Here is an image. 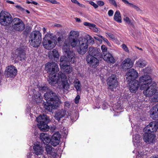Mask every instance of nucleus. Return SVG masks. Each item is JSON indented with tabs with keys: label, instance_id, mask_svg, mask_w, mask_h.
<instances>
[{
	"label": "nucleus",
	"instance_id": "f257e3e1",
	"mask_svg": "<svg viewBox=\"0 0 158 158\" xmlns=\"http://www.w3.org/2000/svg\"><path fill=\"white\" fill-rule=\"evenodd\" d=\"M45 69L49 74L48 80L49 83L52 85L61 82L62 87L60 89L68 90L69 87L65 75L61 72L58 73V76H56V73L59 71L58 65L53 62H48L45 65Z\"/></svg>",
	"mask_w": 158,
	"mask_h": 158
},
{
	"label": "nucleus",
	"instance_id": "f03ea898",
	"mask_svg": "<svg viewBox=\"0 0 158 158\" xmlns=\"http://www.w3.org/2000/svg\"><path fill=\"white\" fill-rule=\"evenodd\" d=\"M39 91L42 93L45 92L44 97L47 102L44 105L46 110L52 112V110L56 109L61 103L59 95L53 91L49 89L47 86H41L39 88Z\"/></svg>",
	"mask_w": 158,
	"mask_h": 158
},
{
	"label": "nucleus",
	"instance_id": "7ed1b4c3",
	"mask_svg": "<svg viewBox=\"0 0 158 158\" xmlns=\"http://www.w3.org/2000/svg\"><path fill=\"white\" fill-rule=\"evenodd\" d=\"M11 23L14 31H21L24 29L25 25L22 20L18 18H15L12 19L9 13L2 11L0 13L1 24L5 26L9 25Z\"/></svg>",
	"mask_w": 158,
	"mask_h": 158
},
{
	"label": "nucleus",
	"instance_id": "20e7f679",
	"mask_svg": "<svg viewBox=\"0 0 158 158\" xmlns=\"http://www.w3.org/2000/svg\"><path fill=\"white\" fill-rule=\"evenodd\" d=\"M157 128H158V126L155 122H151L144 128L143 139L146 143L149 144L155 141L156 135L153 132L156 131Z\"/></svg>",
	"mask_w": 158,
	"mask_h": 158
},
{
	"label": "nucleus",
	"instance_id": "39448f33",
	"mask_svg": "<svg viewBox=\"0 0 158 158\" xmlns=\"http://www.w3.org/2000/svg\"><path fill=\"white\" fill-rule=\"evenodd\" d=\"M42 40V35L39 31H33L30 34L29 42L33 47H39L41 42Z\"/></svg>",
	"mask_w": 158,
	"mask_h": 158
},
{
	"label": "nucleus",
	"instance_id": "423d86ee",
	"mask_svg": "<svg viewBox=\"0 0 158 158\" xmlns=\"http://www.w3.org/2000/svg\"><path fill=\"white\" fill-rule=\"evenodd\" d=\"M43 44L44 47L47 49L54 48L56 44L54 35L52 33L46 34L44 38Z\"/></svg>",
	"mask_w": 158,
	"mask_h": 158
},
{
	"label": "nucleus",
	"instance_id": "0eeeda50",
	"mask_svg": "<svg viewBox=\"0 0 158 158\" xmlns=\"http://www.w3.org/2000/svg\"><path fill=\"white\" fill-rule=\"evenodd\" d=\"M36 120L38 123V127L41 131H48L49 127L47 124L49 122L50 120L46 115H40L36 118Z\"/></svg>",
	"mask_w": 158,
	"mask_h": 158
},
{
	"label": "nucleus",
	"instance_id": "6e6552de",
	"mask_svg": "<svg viewBox=\"0 0 158 158\" xmlns=\"http://www.w3.org/2000/svg\"><path fill=\"white\" fill-rule=\"evenodd\" d=\"M36 120L38 123V127L41 131H48L49 127L47 124L49 122L50 120L46 115H40L36 118Z\"/></svg>",
	"mask_w": 158,
	"mask_h": 158
},
{
	"label": "nucleus",
	"instance_id": "1a4fd4ad",
	"mask_svg": "<svg viewBox=\"0 0 158 158\" xmlns=\"http://www.w3.org/2000/svg\"><path fill=\"white\" fill-rule=\"evenodd\" d=\"M62 49L64 52L65 53V55L66 54L69 60L71 63H74L76 61L75 53L70 50V44L68 41L66 40L65 41Z\"/></svg>",
	"mask_w": 158,
	"mask_h": 158
},
{
	"label": "nucleus",
	"instance_id": "9d476101",
	"mask_svg": "<svg viewBox=\"0 0 158 158\" xmlns=\"http://www.w3.org/2000/svg\"><path fill=\"white\" fill-rule=\"evenodd\" d=\"M139 84H141L140 87L141 90L144 89L147 86L153 83L150 76L148 75H144L139 78Z\"/></svg>",
	"mask_w": 158,
	"mask_h": 158
},
{
	"label": "nucleus",
	"instance_id": "9b49d317",
	"mask_svg": "<svg viewBox=\"0 0 158 158\" xmlns=\"http://www.w3.org/2000/svg\"><path fill=\"white\" fill-rule=\"evenodd\" d=\"M80 48L77 49V52L81 54H85L88 50L89 43L88 40L85 38L81 37L78 40Z\"/></svg>",
	"mask_w": 158,
	"mask_h": 158
},
{
	"label": "nucleus",
	"instance_id": "f8f14e48",
	"mask_svg": "<svg viewBox=\"0 0 158 158\" xmlns=\"http://www.w3.org/2000/svg\"><path fill=\"white\" fill-rule=\"evenodd\" d=\"M107 84L108 86V89L111 91H113L116 89L118 85V82L116 75L112 74L107 79Z\"/></svg>",
	"mask_w": 158,
	"mask_h": 158
},
{
	"label": "nucleus",
	"instance_id": "ddd939ff",
	"mask_svg": "<svg viewBox=\"0 0 158 158\" xmlns=\"http://www.w3.org/2000/svg\"><path fill=\"white\" fill-rule=\"evenodd\" d=\"M125 76L128 82H131L135 80V79L138 77V74L136 70L131 69L126 73Z\"/></svg>",
	"mask_w": 158,
	"mask_h": 158
},
{
	"label": "nucleus",
	"instance_id": "4468645a",
	"mask_svg": "<svg viewBox=\"0 0 158 158\" xmlns=\"http://www.w3.org/2000/svg\"><path fill=\"white\" fill-rule=\"evenodd\" d=\"M16 68L13 65L8 66L6 67L5 74L7 77H14L17 73Z\"/></svg>",
	"mask_w": 158,
	"mask_h": 158
},
{
	"label": "nucleus",
	"instance_id": "2eb2a0df",
	"mask_svg": "<svg viewBox=\"0 0 158 158\" xmlns=\"http://www.w3.org/2000/svg\"><path fill=\"white\" fill-rule=\"evenodd\" d=\"M156 84L155 82L147 86L144 90L143 93L146 97H150L152 96L155 92Z\"/></svg>",
	"mask_w": 158,
	"mask_h": 158
},
{
	"label": "nucleus",
	"instance_id": "dca6fc26",
	"mask_svg": "<svg viewBox=\"0 0 158 158\" xmlns=\"http://www.w3.org/2000/svg\"><path fill=\"white\" fill-rule=\"evenodd\" d=\"M61 135L58 132L55 133L52 136L50 139L51 144L53 146H56L59 144Z\"/></svg>",
	"mask_w": 158,
	"mask_h": 158
},
{
	"label": "nucleus",
	"instance_id": "f3484780",
	"mask_svg": "<svg viewBox=\"0 0 158 158\" xmlns=\"http://www.w3.org/2000/svg\"><path fill=\"white\" fill-rule=\"evenodd\" d=\"M133 62L131 59L128 58L125 59L121 64L122 68L124 70H127L131 68L133 65Z\"/></svg>",
	"mask_w": 158,
	"mask_h": 158
},
{
	"label": "nucleus",
	"instance_id": "a211bd4d",
	"mask_svg": "<svg viewBox=\"0 0 158 158\" xmlns=\"http://www.w3.org/2000/svg\"><path fill=\"white\" fill-rule=\"evenodd\" d=\"M140 85L139 82L134 80L129 82V89L131 93H135L138 89Z\"/></svg>",
	"mask_w": 158,
	"mask_h": 158
},
{
	"label": "nucleus",
	"instance_id": "6ab92c4d",
	"mask_svg": "<svg viewBox=\"0 0 158 158\" xmlns=\"http://www.w3.org/2000/svg\"><path fill=\"white\" fill-rule=\"evenodd\" d=\"M99 49L91 47H89V55L91 56H96L98 58H101L102 55Z\"/></svg>",
	"mask_w": 158,
	"mask_h": 158
},
{
	"label": "nucleus",
	"instance_id": "aec40b11",
	"mask_svg": "<svg viewBox=\"0 0 158 158\" xmlns=\"http://www.w3.org/2000/svg\"><path fill=\"white\" fill-rule=\"evenodd\" d=\"M102 57L104 60L108 63L114 64L115 60L112 54L111 53H108L105 54L103 56L102 55Z\"/></svg>",
	"mask_w": 158,
	"mask_h": 158
},
{
	"label": "nucleus",
	"instance_id": "412c9836",
	"mask_svg": "<svg viewBox=\"0 0 158 158\" xmlns=\"http://www.w3.org/2000/svg\"><path fill=\"white\" fill-rule=\"evenodd\" d=\"M59 56L58 52L56 50L53 49L50 52L48 56L52 60L53 59L57 61L58 60Z\"/></svg>",
	"mask_w": 158,
	"mask_h": 158
},
{
	"label": "nucleus",
	"instance_id": "4be33fe9",
	"mask_svg": "<svg viewBox=\"0 0 158 158\" xmlns=\"http://www.w3.org/2000/svg\"><path fill=\"white\" fill-rule=\"evenodd\" d=\"M66 114V111L64 109H61L58 110L56 112L55 117V119L59 121L60 119L64 117Z\"/></svg>",
	"mask_w": 158,
	"mask_h": 158
},
{
	"label": "nucleus",
	"instance_id": "5701e85b",
	"mask_svg": "<svg viewBox=\"0 0 158 158\" xmlns=\"http://www.w3.org/2000/svg\"><path fill=\"white\" fill-rule=\"evenodd\" d=\"M99 64V60L97 58L94 56H92L90 58L89 60V67L95 68L98 66Z\"/></svg>",
	"mask_w": 158,
	"mask_h": 158
},
{
	"label": "nucleus",
	"instance_id": "b1692460",
	"mask_svg": "<svg viewBox=\"0 0 158 158\" xmlns=\"http://www.w3.org/2000/svg\"><path fill=\"white\" fill-rule=\"evenodd\" d=\"M46 151L47 154L50 157H55L56 155V153L54 149L50 146H47L46 147Z\"/></svg>",
	"mask_w": 158,
	"mask_h": 158
},
{
	"label": "nucleus",
	"instance_id": "393cba45",
	"mask_svg": "<svg viewBox=\"0 0 158 158\" xmlns=\"http://www.w3.org/2000/svg\"><path fill=\"white\" fill-rule=\"evenodd\" d=\"M40 139L46 144H48L50 141V139L47 134L42 133L40 135Z\"/></svg>",
	"mask_w": 158,
	"mask_h": 158
},
{
	"label": "nucleus",
	"instance_id": "a878e982",
	"mask_svg": "<svg viewBox=\"0 0 158 158\" xmlns=\"http://www.w3.org/2000/svg\"><path fill=\"white\" fill-rule=\"evenodd\" d=\"M150 114L153 118H158V103L150 110Z\"/></svg>",
	"mask_w": 158,
	"mask_h": 158
},
{
	"label": "nucleus",
	"instance_id": "bb28decb",
	"mask_svg": "<svg viewBox=\"0 0 158 158\" xmlns=\"http://www.w3.org/2000/svg\"><path fill=\"white\" fill-rule=\"evenodd\" d=\"M61 69L64 72L68 73H70L72 71V68L70 64H64L60 66Z\"/></svg>",
	"mask_w": 158,
	"mask_h": 158
},
{
	"label": "nucleus",
	"instance_id": "cd10ccee",
	"mask_svg": "<svg viewBox=\"0 0 158 158\" xmlns=\"http://www.w3.org/2000/svg\"><path fill=\"white\" fill-rule=\"evenodd\" d=\"M33 148L34 149L35 154L37 155L42 154L43 152V148L42 147H40L39 144L34 146L33 147Z\"/></svg>",
	"mask_w": 158,
	"mask_h": 158
},
{
	"label": "nucleus",
	"instance_id": "c85d7f7f",
	"mask_svg": "<svg viewBox=\"0 0 158 158\" xmlns=\"http://www.w3.org/2000/svg\"><path fill=\"white\" fill-rule=\"evenodd\" d=\"M70 45L73 47H75L78 44V41L77 40V39L73 38H69L68 40Z\"/></svg>",
	"mask_w": 158,
	"mask_h": 158
},
{
	"label": "nucleus",
	"instance_id": "c756f323",
	"mask_svg": "<svg viewBox=\"0 0 158 158\" xmlns=\"http://www.w3.org/2000/svg\"><path fill=\"white\" fill-rule=\"evenodd\" d=\"M114 19L116 22L121 23L122 22V19L121 14L118 10L116 11L114 15Z\"/></svg>",
	"mask_w": 158,
	"mask_h": 158
},
{
	"label": "nucleus",
	"instance_id": "7c9ffc66",
	"mask_svg": "<svg viewBox=\"0 0 158 158\" xmlns=\"http://www.w3.org/2000/svg\"><path fill=\"white\" fill-rule=\"evenodd\" d=\"M122 1L126 5L133 8L137 11H139L140 10L139 8L137 6L133 4L132 3L129 2L127 0H122Z\"/></svg>",
	"mask_w": 158,
	"mask_h": 158
},
{
	"label": "nucleus",
	"instance_id": "2f4dec72",
	"mask_svg": "<svg viewBox=\"0 0 158 158\" xmlns=\"http://www.w3.org/2000/svg\"><path fill=\"white\" fill-rule=\"evenodd\" d=\"M146 62L142 59H139L136 62V64L137 66L143 68L145 67L146 64Z\"/></svg>",
	"mask_w": 158,
	"mask_h": 158
},
{
	"label": "nucleus",
	"instance_id": "473e14b6",
	"mask_svg": "<svg viewBox=\"0 0 158 158\" xmlns=\"http://www.w3.org/2000/svg\"><path fill=\"white\" fill-rule=\"evenodd\" d=\"M34 99L37 103H41L42 98L40 93L38 92L36 94L34 95Z\"/></svg>",
	"mask_w": 158,
	"mask_h": 158
},
{
	"label": "nucleus",
	"instance_id": "72a5a7b5",
	"mask_svg": "<svg viewBox=\"0 0 158 158\" xmlns=\"http://www.w3.org/2000/svg\"><path fill=\"white\" fill-rule=\"evenodd\" d=\"M18 53V56L20 58V60L21 61L24 60L26 57L24 51L22 49L19 50Z\"/></svg>",
	"mask_w": 158,
	"mask_h": 158
},
{
	"label": "nucleus",
	"instance_id": "f704fd0d",
	"mask_svg": "<svg viewBox=\"0 0 158 158\" xmlns=\"http://www.w3.org/2000/svg\"><path fill=\"white\" fill-rule=\"evenodd\" d=\"M71 62L68 59V57L67 56L66 57L65 56H62L61 57L60 60V66H62L64 64H66L67 63V60Z\"/></svg>",
	"mask_w": 158,
	"mask_h": 158
},
{
	"label": "nucleus",
	"instance_id": "c9c22d12",
	"mask_svg": "<svg viewBox=\"0 0 158 158\" xmlns=\"http://www.w3.org/2000/svg\"><path fill=\"white\" fill-rule=\"evenodd\" d=\"M79 35V34L78 32L72 30L70 32L69 38L71 37L77 39Z\"/></svg>",
	"mask_w": 158,
	"mask_h": 158
},
{
	"label": "nucleus",
	"instance_id": "e433bc0d",
	"mask_svg": "<svg viewBox=\"0 0 158 158\" xmlns=\"http://www.w3.org/2000/svg\"><path fill=\"white\" fill-rule=\"evenodd\" d=\"M74 85L76 89L79 91H81V84L80 82L78 80L74 81L73 82Z\"/></svg>",
	"mask_w": 158,
	"mask_h": 158
},
{
	"label": "nucleus",
	"instance_id": "4c0bfd02",
	"mask_svg": "<svg viewBox=\"0 0 158 158\" xmlns=\"http://www.w3.org/2000/svg\"><path fill=\"white\" fill-rule=\"evenodd\" d=\"M123 20L126 23L129 25H133V22L126 15H124Z\"/></svg>",
	"mask_w": 158,
	"mask_h": 158
},
{
	"label": "nucleus",
	"instance_id": "58836bf2",
	"mask_svg": "<svg viewBox=\"0 0 158 158\" xmlns=\"http://www.w3.org/2000/svg\"><path fill=\"white\" fill-rule=\"evenodd\" d=\"M89 29H90L94 32H97L98 31V29L97 27H96V25L93 23H89Z\"/></svg>",
	"mask_w": 158,
	"mask_h": 158
},
{
	"label": "nucleus",
	"instance_id": "ea45409f",
	"mask_svg": "<svg viewBox=\"0 0 158 158\" xmlns=\"http://www.w3.org/2000/svg\"><path fill=\"white\" fill-rule=\"evenodd\" d=\"M152 101L154 102L158 101V90L154 93V95L152 99Z\"/></svg>",
	"mask_w": 158,
	"mask_h": 158
},
{
	"label": "nucleus",
	"instance_id": "a19ab883",
	"mask_svg": "<svg viewBox=\"0 0 158 158\" xmlns=\"http://www.w3.org/2000/svg\"><path fill=\"white\" fill-rule=\"evenodd\" d=\"M140 138V135L139 134H136L135 135H134L133 136V141L135 143H136V142L134 140H137V141L139 140Z\"/></svg>",
	"mask_w": 158,
	"mask_h": 158
},
{
	"label": "nucleus",
	"instance_id": "79ce46f5",
	"mask_svg": "<svg viewBox=\"0 0 158 158\" xmlns=\"http://www.w3.org/2000/svg\"><path fill=\"white\" fill-rule=\"evenodd\" d=\"M101 49L103 52H106L107 48L105 45H102L101 47Z\"/></svg>",
	"mask_w": 158,
	"mask_h": 158
},
{
	"label": "nucleus",
	"instance_id": "37998d69",
	"mask_svg": "<svg viewBox=\"0 0 158 158\" xmlns=\"http://www.w3.org/2000/svg\"><path fill=\"white\" fill-rule=\"evenodd\" d=\"M108 1L111 4L114 5L115 7H117V3L115 0H108Z\"/></svg>",
	"mask_w": 158,
	"mask_h": 158
},
{
	"label": "nucleus",
	"instance_id": "c03bdc74",
	"mask_svg": "<svg viewBox=\"0 0 158 158\" xmlns=\"http://www.w3.org/2000/svg\"><path fill=\"white\" fill-rule=\"evenodd\" d=\"M96 2L97 5L100 6H103L104 4V2L102 1H97Z\"/></svg>",
	"mask_w": 158,
	"mask_h": 158
},
{
	"label": "nucleus",
	"instance_id": "a18cd8bd",
	"mask_svg": "<svg viewBox=\"0 0 158 158\" xmlns=\"http://www.w3.org/2000/svg\"><path fill=\"white\" fill-rule=\"evenodd\" d=\"M80 99V96L79 95H77L75 99V102L76 104L78 103Z\"/></svg>",
	"mask_w": 158,
	"mask_h": 158
},
{
	"label": "nucleus",
	"instance_id": "49530a36",
	"mask_svg": "<svg viewBox=\"0 0 158 158\" xmlns=\"http://www.w3.org/2000/svg\"><path fill=\"white\" fill-rule=\"evenodd\" d=\"M122 47L125 50V51L127 52H128L129 51V50L127 46L124 44H123L122 45Z\"/></svg>",
	"mask_w": 158,
	"mask_h": 158
},
{
	"label": "nucleus",
	"instance_id": "de8ad7c7",
	"mask_svg": "<svg viewBox=\"0 0 158 158\" xmlns=\"http://www.w3.org/2000/svg\"><path fill=\"white\" fill-rule=\"evenodd\" d=\"M89 4L93 6L95 8H97L98 7V5L93 2H89Z\"/></svg>",
	"mask_w": 158,
	"mask_h": 158
},
{
	"label": "nucleus",
	"instance_id": "09e8293b",
	"mask_svg": "<svg viewBox=\"0 0 158 158\" xmlns=\"http://www.w3.org/2000/svg\"><path fill=\"white\" fill-rule=\"evenodd\" d=\"M102 39L105 42H106V44L108 45H110V43H109V41H108V40L106 38H104L103 37H102V36H100Z\"/></svg>",
	"mask_w": 158,
	"mask_h": 158
},
{
	"label": "nucleus",
	"instance_id": "8fccbe9b",
	"mask_svg": "<svg viewBox=\"0 0 158 158\" xmlns=\"http://www.w3.org/2000/svg\"><path fill=\"white\" fill-rule=\"evenodd\" d=\"M27 2L28 4L32 3V4H33L35 5H37L38 4L37 2H36L35 1H34L32 0H31V1H27Z\"/></svg>",
	"mask_w": 158,
	"mask_h": 158
},
{
	"label": "nucleus",
	"instance_id": "3c124183",
	"mask_svg": "<svg viewBox=\"0 0 158 158\" xmlns=\"http://www.w3.org/2000/svg\"><path fill=\"white\" fill-rule=\"evenodd\" d=\"M94 43V39L91 36H89V44H93Z\"/></svg>",
	"mask_w": 158,
	"mask_h": 158
},
{
	"label": "nucleus",
	"instance_id": "603ef678",
	"mask_svg": "<svg viewBox=\"0 0 158 158\" xmlns=\"http://www.w3.org/2000/svg\"><path fill=\"white\" fill-rule=\"evenodd\" d=\"M113 13L114 11L111 10H110L108 12V15L110 17L113 16Z\"/></svg>",
	"mask_w": 158,
	"mask_h": 158
},
{
	"label": "nucleus",
	"instance_id": "864d4df0",
	"mask_svg": "<svg viewBox=\"0 0 158 158\" xmlns=\"http://www.w3.org/2000/svg\"><path fill=\"white\" fill-rule=\"evenodd\" d=\"M107 34L109 36V37L111 38L112 39H115V37L114 35L110 33H107Z\"/></svg>",
	"mask_w": 158,
	"mask_h": 158
},
{
	"label": "nucleus",
	"instance_id": "5fc2aeb1",
	"mask_svg": "<svg viewBox=\"0 0 158 158\" xmlns=\"http://www.w3.org/2000/svg\"><path fill=\"white\" fill-rule=\"evenodd\" d=\"M71 1L73 3L77 4L79 6H80L81 5V4L77 0H71Z\"/></svg>",
	"mask_w": 158,
	"mask_h": 158
},
{
	"label": "nucleus",
	"instance_id": "6e6d98bb",
	"mask_svg": "<svg viewBox=\"0 0 158 158\" xmlns=\"http://www.w3.org/2000/svg\"><path fill=\"white\" fill-rule=\"evenodd\" d=\"M63 36L62 35L60 36L57 39V40L58 42H60L63 41Z\"/></svg>",
	"mask_w": 158,
	"mask_h": 158
},
{
	"label": "nucleus",
	"instance_id": "4d7b16f0",
	"mask_svg": "<svg viewBox=\"0 0 158 158\" xmlns=\"http://www.w3.org/2000/svg\"><path fill=\"white\" fill-rule=\"evenodd\" d=\"M143 156H144V155L143 154H142L141 152L140 154H139L137 156L136 158H139V157H140L141 158L142 157L143 158Z\"/></svg>",
	"mask_w": 158,
	"mask_h": 158
},
{
	"label": "nucleus",
	"instance_id": "13d9d810",
	"mask_svg": "<svg viewBox=\"0 0 158 158\" xmlns=\"http://www.w3.org/2000/svg\"><path fill=\"white\" fill-rule=\"evenodd\" d=\"M50 2L53 4H56L57 3V2L55 0H50Z\"/></svg>",
	"mask_w": 158,
	"mask_h": 158
},
{
	"label": "nucleus",
	"instance_id": "bf43d9fd",
	"mask_svg": "<svg viewBox=\"0 0 158 158\" xmlns=\"http://www.w3.org/2000/svg\"><path fill=\"white\" fill-rule=\"evenodd\" d=\"M6 2L8 3H10L11 4H14V2L13 1H9V0H6Z\"/></svg>",
	"mask_w": 158,
	"mask_h": 158
},
{
	"label": "nucleus",
	"instance_id": "052dcab7",
	"mask_svg": "<svg viewBox=\"0 0 158 158\" xmlns=\"http://www.w3.org/2000/svg\"><path fill=\"white\" fill-rule=\"evenodd\" d=\"M65 106H70L69 103L67 102H65Z\"/></svg>",
	"mask_w": 158,
	"mask_h": 158
},
{
	"label": "nucleus",
	"instance_id": "680f3d73",
	"mask_svg": "<svg viewBox=\"0 0 158 158\" xmlns=\"http://www.w3.org/2000/svg\"><path fill=\"white\" fill-rule=\"evenodd\" d=\"M75 19L76 20V21L77 22H81V19L79 18H75Z\"/></svg>",
	"mask_w": 158,
	"mask_h": 158
},
{
	"label": "nucleus",
	"instance_id": "e2e57ef3",
	"mask_svg": "<svg viewBox=\"0 0 158 158\" xmlns=\"http://www.w3.org/2000/svg\"><path fill=\"white\" fill-rule=\"evenodd\" d=\"M84 24L86 26H89V23L87 22H85Z\"/></svg>",
	"mask_w": 158,
	"mask_h": 158
},
{
	"label": "nucleus",
	"instance_id": "0e129e2a",
	"mask_svg": "<svg viewBox=\"0 0 158 158\" xmlns=\"http://www.w3.org/2000/svg\"><path fill=\"white\" fill-rule=\"evenodd\" d=\"M102 108L103 109H106V108H107V106H104V104H103V105H102Z\"/></svg>",
	"mask_w": 158,
	"mask_h": 158
},
{
	"label": "nucleus",
	"instance_id": "69168bd1",
	"mask_svg": "<svg viewBox=\"0 0 158 158\" xmlns=\"http://www.w3.org/2000/svg\"><path fill=\"white\" fill-rule=\"evenodd\" d=\"M46 29L44 27L43 28V31L44 33H45L46 32Z\"/></svg>",
	"mask_w": 158,
	"mask_h": 158
},
{
	"label": "nucleus",
	"instance_id": "338daca9",
	"mask_svg": "<svg viewBox=\"0 0 158 158\" xmlns=\"http://www.w3.org/2000/svg\"><path fill=\"white\" fill-rule=\"evenodd\" d=\"M143 71L145 73H148L147 71H146V68L145 69H143Z\"/></svg>",
	"mask_w": 158,
	"mask_h": 158
},
{
	"label": "nucleus",
	"instance_id": "774afa93",
	"mask_svg": "<svg viewBox=\"0 0 158 158\" xmlns=\"http://www.w3.org/2000/svg\"><path fill=\"white\" fill-rule=\"evenodd\" d=\"M44 1L48 2H50V0H44Z\"/></svg>",
	"mask_w": 158,
	"mask_h": 158
}]
</instances>
